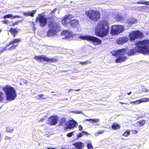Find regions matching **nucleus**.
<instances>
[{"instance_id": "13", "label": "nucleus", "mask_w": 149, "mask_h": 149, "mask_svg": "<svg viewBox=\"0 0 149 149\" xmlns=\"http://www.w3.org/2000/svg\"><path fill=\"white\" fill-rule=\"evenodd\" d=\"M41 14H39L38 16V17H39L40 25L41 27H43L47 23V19L46 18L43 16L40 17Z\"/></svg>"}, {"instance_id": "42", "label": "nucleus", "mask_w": 149, "mask_h": 149, "mask_svg": "<svg viewBox=\"0 0 149 149\" xmlns=\"http://www.w3.org/2000/svg\"><path fill=\"white\" fill-rule=\"evenodd\" d=\"M83 135H89V134L86 132L85 131H83L82 132Z\"/></svg>"}, {"instance_id": "22", "label": "nucleus", "mask_w": 149, "mask_h": 149, "mask_svg": "<svg viewBox=\"0 0 149 149\" xmlns=\"http://www.w3.org/2000/svg\"><path fill=\"white\" fill-rule=\"evenodd\" d=\"M21 41V38H14L11 41V43L12 44V45H15V44H16V45H18V43Z\"/></svg>"}, {"instance_id": "18", "label": "nucleus", "mask_w": 149, "mask_h": 149, "mask_svg": "<svg viewBox=\"0 0 149 149\" xmlns=\"http://www.w3.org/2000/svg\"><path fill=\"white\" fill-rule=\"evenodd\" d=\"M73 145L77 149H82L84 147V145L82 143L80 142L75 143Z\"/></svg>"}, {"instance_id": "21", "label": "nucleus", "mask_w": 149, "mask_h": 149, "mask_svg": "<svg viewBox=\"0 0 149 149\" xmlns=\"http://www.w3.org/2000/svg\"><path fill=\"white\" fill-rule=\"evenodd\" d=\"M11 18V19H14L15 18H20L21 17L19 15H16L13 16V15L11 14H9L5 15L3 17V18L4 19L6 18Z\"/></svg>"}, {"instance_id": "6", "label": "nucleus", "mask_w": 149, "mask_h": 149, "mask_svg": "<svg viewBox=\"0 0 149 149\" xmlns=\"http://www.w3.org/2000/svg\"><path fill=\"white\" fill-rule=\"evenodd\" d=\"M79 38L93 42V44L95 45L100 44L102 42V40L96 37L89 35L81 36L79 37Z\"/></svg>"}, {"instance_id": "62", "label": "nucleus", "mask_w": 149, "mask_h": 149, "mask_svg": "<svg viewBox=\"0 0 149 149\" xmlns=\"http://www.w3.org/2000/svg\"><path fill=\"white\" fill-rule=\"evenodd\" d=\"M130 104L134 103V102H131L130 103Z\"/></svg>"}, {"instance_id": "55", "label": "nucleus", "mask_w": 149, "mask_h": 149, "mask_svg": "<svg viewBox=\"0 0 149 149\" xmlns=\"http://www.w3.org/2000/svg\"><path fill=\"white\" fill-rule=\"evenodd\" d=\"M16 24V23L15 22H14V24H12V25L10 24V26H14V25H15V24Z\"/></svg>"}, {"instance_id": "26", "label": "nucleus", "mask_w": 149, "mask_h": 149, "mask_svg": "<svg viewBox=\"0 0 149 149\" xmlns=\"http://www.w3.org/2000/svg\"><path fill=\"white\" fill-rule=\"evenodd\" d=\"M86 143L88 149H93V147L91 141H87L86 142Z\"/></svg>"}, {"instance_id": "47", "label": "nucleus", "mask_w": 149, "mask_h": 149, "mask_svg": "<svg viewBox=\"0 0 149 149\" xmlns=\"http://www.w3.org/2000/svg\"><path fill=\"white\" fill-rule=\"evenodd\" d=\"M3 23H4L6 24H7L8 23V21L7 20H5L3 21Z\"/></svg>"}, {"instance_id": "63", "label": "nucleus", "mask_w": 149, "mask_h": 149, "mask_svg": "<svg viewBox=\"0 0 149 149\" xmlns=\"http://www.w3.org/2000/svg\"><path fill=\"white\" fill-rule=\"evenodd\" d=\"M73 90V89H70L68 91V93L70 92L71 90Z\"/></svg>"}, {"instance_id": "48", "label": "nucleus", "mask_w": 149, "mask_h": 149, "mask_svg": "<svg viewBox=\"0 0 149 149\" xmlns=\"http://www.w3.org/2000/svg\"><path fill=\"white\" fill-rule=\"evenodd\" d=\"M74 112L75 113H77V114L82 113V112L81 111H74Z\"/></svg>"}, {"instance_id": "57", "label": "nucleus", "mask_w": 149, "mask_h": 149, "mask_svg": "<svg viewBox=\"0 0 149 149\" xmlns=\"http://www.w3.org/2000/svg\"><path fill=\"white\" fill-rule=\"evenodd\" d=\"M131 93L132 92H130L127 93V94L128 95H130L131 94Z\"/></svg>"}, {"instance_id": "34", "label": "nucleus", "mask_w": 149, "mask_h": 149, "mask_svg": "<svg viewBox=\"0 0 149 149\" xmlns=\"http://www.w3.org/2000/svg\"><path fill=\"white\" fill-rule=\"evenodd\" d=\"M139 122V125L140 126H141L144 125L146 123L145 121L144 120H140Z\"/></svg>"}, {"instance_id": "31", "label": "nucleus", "mask_w": 149, "mask_h": 149, "mask_svg": "<svg viewBox=\"0 0 149 149\" xmlns=\"http://www.w3.org/2000/svg\"><path fill=\"white\" fill-rule=\"evenodd\" d=\"M18 46V44L17 45H13V46L10 47H9L8 49L9 50H11L12 49H16V47H17Z\"/></svg>"}, {"instance_id": "16", "label": "nucleus", "mask_w": 149, "mask_h": 149, "mask_svg": "<svg viewBox=\"0 0 149 149\" xmlns=\"http://www.w3.org/2000/svg\"><path fill=\"white\" fill-rule=\"evenodd\" d=\"M128 38L127 36H123L119 38L116 41L118 44H121L126 42L128 40Z\"/></svg>"}, {"instance_id": "8", "label": "nucleus", "mask_w": 149, "mask_h": 149, "mask_svg": "<svg viewBox=\"0 0 149 149\" xmlns=\"http://www.w3.org/2000/svg\"><path fill=\"white\" fill-rule=\"evenodd\" d=\"M143 33L138 30L134 31L131 32L129 35V37L131 40H134L139 38L142 37Z\"/></svg>"}, {"instance_id": "52", "label": "nucleus", "mask_w": 149, "mask_h": 149, "mask_svg": "<svg viewBox=\"0 0 149 149\" xmlns=\"http://www.w3.org/2000/svg\"><path fill=\"white\" fill-rule=\"evenodd\" d=\"M6 47L5 48H3L2 49V50H1V52H3L6 49Z\"/></svg>"}, {"instance_id": "43", "label": "nucleus", "mask_w": 149, "mask_h": 149, "mask_svg": "<svg viewBox=\"0 0 149 149\" xmlns=\"http://www.w3.org/2000/svg\"><path fill=\"white\" fill-rule=\"evenodd\" d=\"M83 136V135L82 132L81 133H79L77 135V137L78 138H80Z\"/></svg>"}, {"instance_id": "29", "label": "nucleus", "mask_w": 149, "mask_h": 149, "mask_svg": "<svg viewBox=\"0 0 149 149\" xmlns=\"http://www.w3.org/2000/svg\"><path fill=\"white\" fill-rule=\"evenodd\" d=\"M143 102V101L142 98L134 101V104H138Z\"/></svg>"}, {"instance_id": "17", "label": "nucleus", "mask_w": 149, "mask_h": 149, "mask_svg": "<svg viewBox=\"0 0 149 149\" xmlns=\"http://www.w3.org/2000/svg\"><path fill=\"white\" fill-rule=\"evenodd\" d=\"M68 121H67L65 118H61L60 120L59 124L61 126L67 127Z\"/></svg>"}, {"instance_id": "14", "label": "nucleus", "mask_w": 149, "mask_h": 149, "mask_svg": "<svg viewBox=\"0 0 149 149\" xmlns=\"http://www.w3.org/2000/svg\"><path fill=\"white\" fill-rule=\"evenodd\" d=\"M77 122L74 120H70L68 122L67 127H65L66 129H72L75 127Z\"/></svg>"}, {"instance_id": "20", "label": "nucleus", "mask_w": 149, "mask_h": 149, "mask_svg": "<svg viewBox=\"0 0 149 149\" xmlns=\"http://www.w3.org/2000/svg\"><path fill=\"white\" fill-rule=\"evenodd\" d=\"M56 10V8L53 10L52 12L48 15V18L51 19H54L55 18L54 13Z\"/></svg>"}, {"instance_id": "41", "label": "nucleus", "mask_w": 149, "mask_h": 149, "mask_svg": "<svg viewBox=\"0 0 149 149\" xmlns=\"http://www.w3.org/2000/svg\"><path fill=\"white\" fill-rule=\"evenodd\" d=\"M39 97L41 99H45L46 98V97L45 95H39Z\"/></svg>"}, {"instance_id": "25", "label": "nucleus", "mask_w": 149, "mask_h": 149, "mask_svg": "<svg viewBox=\"0 0 149 149\" xmlns=\"http://www.w3.org/2000/svg\"><path fill=\"white\" fill-rule=\"evenodd\" d=\"M120 126L119 125L116 123H114L112 125V128L114 130L119 129L120 128Z\"/></svg>"}, {"instance_id": "53", "label": "nucleus", "mask_w": 149, "mask_h": 149, "mask_svg": "<svg viewBox=\"0 0 149 149\" xmlns=\"http://www.w3.org/2000/svg\"><path fill=\"white\" fill-rule=\"evenodd\" d=\"M24 83H26L27 82V81L26 80H24L23 81Z\"/></svg>"}, {"instance_id": "37", "label": "nucleus", "mask_w": 149, "mask_h": 149, "mask_svg": "<svg viewBox=\"0 0 149 149\" xmlns=\"http://www.w3.org/2000/svg\"><path fill=\"white\" fill-rule=\"evenodd\" d=\"M146 6V10H144V13H148L149 12V5Z\"/></svg>"}, {"instance_id": "5", "label": "nucleus", "mask_w": 149, "mask_h": 149, "mask_svg": "<svg viewBox=\"0 0 149 149\" xmlns=\"http://www.w3.org/2000/svg\"><path fill=\"white\" fill-rule=\"evenodd\" d=\"M49 30L47 33V36L48 37L51 36L55 35L60 29V27L58 24L52 22V21L49 24Z\"/></svg>"}, {"instance_id": "50", "label": "nucleus", "mask_w": 149, "mask_h": 149, "mask_svg": "<svg viewBox=\"0 0 149 149\" xmlns=\"http://www.w3.org/2000/svg\"><path fill=\"white\" fill-rule=\"evenodd\" d=\"M12 45V43H11V41H10L9 43H8L7 46H6V47H8L10 45Z\"/></svg>"}, {"instance_id": "7", "label": "nucleus", "mask_w": 149, "mask_h": 149, "mask_svg": "<svg viewBox=\"0 0 149 149\" xmlns=\"http://www.w3.org/2000/svg\"><path fill=\"white\" fill-rule=\"evenodd\" d=\"M124 30V28L122 25L113 26L111 28V33L112 35H117L123 32Z\"/></svg>"}, {"instance_id": "23", "label": "nucleus", "mask_w": 149, "mask_h": 149, "mask_svg": "<svg viewBox=\"0 0 149 149\" xmlns=\"http://www.w3.org/2000/svg\"><path fill=\"white\" fill-rule=\"evenodd\" d=\"M127 22L130 24L132 25L136 23L137 22V21L136 19L133 18H131L127 20Z\"/></svg>"}, {"instance_id": "3", "label": "nucleus", "mask_w": 149, "mask_h": 149, "mask_svg": "<svg viewBox=\"0 0 149 149\" xmlns=\"http://www.w3.org/2000/svg\"><path fill=\"white\" fill-rule=\"evenodd\" d=\"M3 88L5 93L7 100L11 101L15 100L17 96V93L13 88L10 86L7 85Z\"/></svg>"}, {"instance_id": "56", "label": "nucleus", "mask_w": 149, "mask_h": 149, "mask_svg": "<svg viewBox=\"0 0 149 149\" xmlns=\"http://www.w3.org/2000/svg\"><path fill=\"white\" fill-rule=\"evenodd\" d=\"M144 91L146 92H148V89H146L145 91Z\"/></svg>"}, {"instance_id": "40", "label": "nucleus", "mask_w": 149, "mask_h": 149, "mask_svg": "<svg viewBox=\"0 0 149 149\" xmlns=\"http://www.w3.org/2000/svg\"><path fill=\"white\" fill-rule=\"evenodd\" d=\"M104 130H99L98 131L97 133L99 134H102L104 132Z\"/></svg>"}, {"instance_id": "39", "label": "nucleus", "mask_w": 149, "mask_h": 149, "mask_svg": "<svg viewBox=\"0 0 149 149\" xmlns=\"http://www.w3.org/2000/svg\"><path fill=\"white\" fill-rule=\"evenodd\" d=\"M137 8L138 10L143 12V6L138 7Z\"/></svg>"}, {"instance_id": "54", "label": "nucleus", "mask_w": 149, "mask_h": 149, "mask_svg": "<svg viewBox=\"0 0 149 149\" xmlns=\"http://www.w3.org/2000/svg\"><path fill=\"white\" fill-rule=\"evenodd\" d=\"M120 103L121 104H127V103H123V102H120Z\"/></svg>"}, {"instance_id": "64", "label": "nucleus", "mask_w": 149, "mask_h": 149, "mask_svg": "<svg viewBox=\"0 0 149 149\" xmlns=\"http://www.w3.org/2000/svg\"><path fill=\"white\" fill-rule=\"evenodd\" d=\"M37 20V17L36 18V21Z\"/></svg>"}, {"instance_id": "61", "label": "nucleus", "mask_w": 149, "mask_h": 149, "mask_svg": "<svg viewBox=\"0 0 149 149\" xmlns=\"http://www.w3.org/2000/svg\"><path fill=\"white\" fill-rule=\"evenodd\" d=\"M74 91H80V89H78L76 90H75Z\"/></svg>"}, {"instance_id": "46", "label": "nucleus", "mask_w": 149, "mask_h": 149, "mask_svg": "<svg viewBox=\"0 0 149 149\" xmlns=\"http://www.w3.org/2000/svg\"><path fill=\"white\" fill-rule=\"evenodd\" d=\"M79 130H80V131H81V130H83V128H82V126L80 125L79 126Z\"/></svg>"}, {"instance_id": "11", "label": "nucleus", "mask_w": 149, "mask_h": 149, "mask_svg": "<svg viewBox=\"0 0 149 149\" xmlns=\"http://www.w3.org/2000/svg\"><path fill=\"white\" fill-rule=\"evenodd\" d=\"M73 17V16L71 15H68L65 16L61 21V23L63 25L67 24L69 22L70 19H72Z\"/></svg>"}, {"instance_id": "32", "label": "nucleus", "mask_w": 149, "mask_h": 149, "mask_svg": "<svg viewBox=\"0 0 149 149\" xmlns=\"http://www.w3.org/2000/svg\"><path fill=\"white\" fill-rule=\"evenodd\" d=\"M6 130L7 132H12L13 130V129L11 127H7L6 128Z\"/></svg>"}, {"instance_id": "44", "label": "nucleus", "mask_w": 149, "mask_h": 149, "mask_svg": "<svg viewBox=\"0 0 149 149\" xmlns=\"http://www.w3.org/2000/svg\"><path fill=\"white\" fill-rule=\"evenodd\" d=\"M116 18H117L118 20V21H120L122 19V17L119 16H118V17H116Z\"/></svg>"}, {"instance_id": "4", "label": "nucleus", "mask_w": 149, "mask_h": 149, "mask_svg": "<svg viewBox=\"0 0 149 149\" xmlns=\"http://www.w3.org/2000/svg\"><path fill=\"white\" fill-rule=\"evenodd\" d=\"M86 15L91 20L96 21L98 20L100 17V12L98 11L90 10L85 12Z\"/></svg>"}, {"instance_id": "28", "label": "nucleus", "mask_w": 149, "mask_h": 149, "mask_svg": "<svg viewBox=\"0 0 149 149\" xmlns=\"http://www.w3.org/2000/svg\"><path fill=\"white\" fill-rule=\"evenodd\" d=\"M138 4H143L146 5H149V1H141L139 2H137L136 3Z\"/></svg>"}, {"instance_id": "1", "label": "nucleus", "mask_w": 149, "mask_h": 149, "mask_svg": "<svg viewBox=\"0 0 149 149\" xmlns=\"http://www.w3.org/2000/svg\"><path fill=\"white\" fill-rule=\"evenodd\" d=\"M136 47L129 50L127 52L125 48L111 52L112 55L118 57L116 59L115 62L121 63L127 60V57L124 56L127 53L129 56L135 55L138 53L144 55H149V40H144L137 42L136 44Z\"/></svg>"}, {"instance_id": "58", "label": "nucleus", "mask_w": 149, "mask_h": 149, "mask_svg": "<svg viewBox=\"0 0 149 149\" xmlns=\"http://www.w3.org/2000/svg\"><path fill=\"white\" fill-rule=\"evenodd\" d=\"M47 149H56L54 148H48Z\"/></svg>"}, {"instance_id": "35", "label": "nucleus", "mask_w": 149, "mask_h": 149, "mask_svg": "<svg viewBox=\"0 0 149 149\" xmlns=\"http://www.w3.org/2000/svg\"><path fill=\"white\" fill-rule=\"evenodd\" d=\"M4 98L3 94L2 92H0V102L2 101Z\"/></svg>"}, {"instance_id": "30", "label": "nucleus", "mask_w": 149, "mask_h": 149, "mask_svg": "<svg viewBox=\"0 0 149 149\" xmlns=\"http://www.w3.org/2000/svg\"><path fill=\"white\" fill-rule=\"evenodd\" d=\"M130 131L129 130H127L123 134V136H127L130 134Z\"/></svg>"}, {"instance_id": "12", "label": "nucleus", "mask_w": 149, "mask_h": 149, "mask_svg": "<svg viewBox=\"0 0 149 149\" xmlns=\"http://www.w3.org/2000/svg\"><path fill=\"white\" fill-rule=\"evenodd\" d=\"M69 22L70 26L72 27H77L79 24V22L76 19H70Z\"/></svg>"}, {"instance_id": "38", "label": "nucleus", "mask_w": 149, "mask_h": 149, "mask_svg": "<svg viewBox=\"0 0 149 149\" xmlns=\"http://www.w3.org/2000/svg\"><path fill=\"white\" fill-rule=\"evenodd\" d=\"M74 132H71L67 134V136L68 137H71L73 135Z\"/></svg>"}, {"instance_id": "59", "label": "nucleus", "mask_w": 149, "mask_h": 149, "mask_svg": "<svg viewBox=\"0 0 149 149\" xmlns=\"http://www.w3.org/2000/svg\"><path fill=\"white\" fill-rule=\"evenodd\" d=\"M33 29L34 31H35L36 30V28H35L34 27L33 28Z\"/></svg>"}, {"instance_id": "27", "label": "nucleus", "mask_w": 149, "mask_h": 149, "mask_svg": "<svg viewBox=\"0 0 149 149\" xmlns=\"http://www.w3.org/2000/svg\"><path fill=\"white\" fill-rule=\"evenodd\" d=\"M99 120L97 119H86L85 121L91 122L92 123H97L99 121Z\"/></svg>"}, {"instance_id": "10", "label": "nucleus", "mask_w": 149, "mask_h": 149, "mask_svg": "<svg viewBox=\"0 0 149 149\" xmlns=\"http://www.w3.org/2000/svg\"><path fill=\"white\" fill-rule=\"evenodd\" d=\"M61 34L65 36V38L68 40H72L74 35L72 34V32L71 31L68 30H65L63 31Z\"/></svg>"}, {"instance_id": "33", "label": "nucleus", "mask_w": 149, "mask_h": 149, "mask_svg": "<svg viewBox=\"0 0 149 149\" xmlns=\"http://www.w3.org/2000/svg\"><path fill=\"white\" fill-rule=\"evenodd\" d=\"M80 64L81 65H86L88 63L91 64V62L88 61H86L81 62H79Z\"/></svg>"}, {"instance_id": "24", "label": "nucleus", "mask_w": 149, "mask_h": 149, "mask_svg": "<svg viewBox=\"0 0 149 149\" xmlns=\"http://www.w3.org/2000/svg\"><path fill=\"white\" fill-rule=\"evenodd\" d=\"M10 31L13 34L14 37H15L17 33V31L15 29L11 28L10 30Z\"/></svg>"}, {"instance_id": "9", "label": "nucleus", "mask_w": 149, "mask_h": 149, "mask_svg": "<svg viewBox=\"0 0 149 149\" xmlns=\"http://www.w3.org/2000/svg\"><path fill=\"white\" fill-rule=\"evenodd\" d=\"M58 120V117L56 116H52L47 120V123L51 125H55Z\"/></svg>"}, {"instance_id": "19", "label": "nucleus", "mask_w": 149, "mask_h": 149, "mask_svg": "<svg viewBox=\"0 0 149 149\" xmlns=\"http://www.w3.org/2000/svg\"><path fill=\"white\" fill-rule=\"evenodd\" d=\"M24 15L26 16H33L34 14L36 12V10H33L31 12H22Z\"/></svg>"}, {"instance_id": "2", "label": "nucleus", "mask_w": 149, "mask_h": 149, "mask_svg": "<svg viewBox=\"0 0 149 149\" xmlns=\"http://www.w3.org/2000/svg\"><path fill=\"white\" fill-rule=\"evenodd\" d=\"M109 24L107 20H102L99 22L95 28V34L102 37L107 36L109 32Z\"/></svg>"}, {"instance_id": "36", "label": "nucleus", "mask_w": 149, "mask_h": 149, "mask_svg": "<svg viewBox=\"0 0 149 149\" xmlns=\"http://www.w3.org/2000/svg\"><path fill=\"white\" fill-rule=\"evenodd\" d=\"M143 102H149V98L143 97L142 98Z\"/></svg>"}, {"instance_id": "15", "label": "nucleus", "mask_w": 149, "mask_h": 149, "mask_svg": "<svg viewBox=\"0 0 149 149\" xmlns=\"http://www.w3.org/2000/svg\"><path fill=\"white\" fill-rule=\"evenodd\" d=\"M38 60L39 59H42L45 61H50L51 62H55L56 61V59L54 58H50L44 56H38Z\"/></svg>"}, {"instance_id": "60", "label": "nucleus", "mask_w": 149, "mask_h": 149, "mask_svg": "<svg viewBox=\"0 0 149 149\" xmlns=\"http://www.w3.org/2000/svg\"><path fill=\"white\" fill-rule=\"evenodd\" d=\"M133 132H136V134H137V131L135 130H133Z\"/></svg>"}, {"instance_id": "49", "label": "nucleus", "mask_w": 149, "mask_h": 149, "mask_svg": "<svg viewBox=\"0 0 149 149\" xmlns=\"http://www.w3.org/2000/svg\"><path fill=\"white\" fill-rule=\"evenodd\" d=\"M146 6H143V12L144 13V10H146Z\"/></svg>"}, {"instance_id": "45", "label": "nucleus", "mask_w": 149, "mask_h": 149, "mask_svg": "<svg viewBox=\"0 0 149 149\" xmlns=\"http://www.w3.org/2000/svg\"><path fill=\"white\" fill-rule=\"evenodd\" d=\"M5 139L6 140H10L11 139V138L7 136L5 137Z\"/></svg>"}, {"instance_id": "51", "label": "nucleus", "mask_w": 149, "mask_h": 149, "mask_svg": "<svg viewBox=\"0 0 149 149\" xmlns=\"http://www.w3.org/2000/svg\"><path fill=\"white\" fill-rule=\"evenodd\" d=\"M6 47L5 48H3L2 49V50H1V52H3L6 49Z\"/></svg>"}]
</instances>
